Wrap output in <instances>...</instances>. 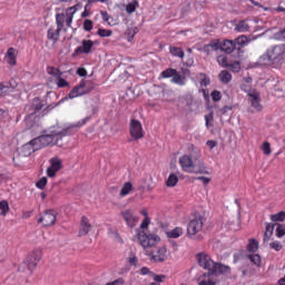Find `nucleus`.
Returning <instances> with one entry per match:
<instances>
[{
	"mask_svg": "<svg viewBox=\"0 0 285 285\" xmlns=\"http://www.w3.org/2000/svg\"><path fill=\"white\" fill-rule=\"evenodd\" d=\"M70 135V130L62 128H51L48 134H43L24 144L21 148V153L24 157H30L37 150L47 148V146H58L63 148L66 146V137Z\"/></svg>",
	"mask_w": 285,
	"mask_h": 285,
	"instance_id": "1",
	"label": "nucleus"
},
{
	"mask_svg": "<svg viewBox=\"0 0 285 285\" xmlns=\"http://www.w3.org/2000/svg\"><path fill=\"white\" fill-rule=\"evenodd\" d=\"M150 226V218H145L141 224L140 228L136 230V239L140 246L146 250V248H153V246H157L161 238L156 234H148L146 233V228Z\"/></svg>",
	"mask_w": 285,
	"mask_h": 285,
	"instance_id": "2",
	"label": "nucleus"
},
{
	"mask_svg": "<svg viewBox=\"0 0 285 285\" xmlns=\"http://www.w3.org/2000/svg\"><path fill=\"white\" fill-rule=\"evenodd\" d=\"M178 164L183 173H188L189 175H208V170H206V167L202 164H199L198 166L195 165L193 156H190L189 154L180 156L178 159Z\"/></svg>",
	"mask_w": 285,
	"mask_h": 285,
	"instance_id": "3",
	"label": "nucleus"
},
{
	"mask_svg": "<svg viewBox=\"0 0 285 285\" xmlns=\"http://www.w3.org/2000/svg\"><path fill=\"white\" fill-rule=\"evenodd\" d=\"M80 6L76 4L73 7H69L66 12L57 13L56 14V26L58 30H63V27L66 28H72V21L75 19V14H77V11L79 10Z\"/></svg>",
	"mask_w": 285,
	"mask_h": 285,
	"instance_id": "4",
	"label": "nucleus"
},
{
	"mask_svg": "<svg viewBox=\"0 0 285 285\" xmlns=\"http://www.w3.org/2000/svg\"><path fill=\"white\" fill-rule=\"evenodd\" d=\"M37 224L42 228H50L53 224H57V212L55 209H47L39 214Z\"/></svg>",
	"mask_w": 285,
	"mask_h": 285,
	"instance_id": "5",
	"label": "nucleus"
},
{
	"mask_svg": "<svg viewBox=\"0 0 285 285\" xmlns=\"http://www.w3.org/2000/svg\"><path fill=\"white\" fill-rule=\"evenodd\" d=\"M204 228V217L196 216L194 219L189 220L187 224V237L189 239H196L197 233H202Z\"/></svg>",
	"mask_w": 285,
	"mask_h": 285,
	"instance_id": "6",
	"label": "nucleus"
},
{
	"mask_svg": "<svg viewBox=\"0 0 285 285\" xmlns=\"http://www.w3.org/2000/svg\"><path fill=\"white\" fill-rule=\"evenodd\" d=\"M269 55L276 66H284L285 63V45H276L268 49Z\"/></svg>",
	"mask_w": 285,
	"mask_h": 285,
	"instance_id": "7",
	"label": "nucleus"
},
{
	"mask_svg": "<svg viewBox=\"0 0 285 285\" xmlns=\"http://www.w3.org/2000/svg\"><path fill=\"white\" fill-rule=\"evenodd\" d=\"M95 90V86L88 87L86 85V80L79 82L78 86L73 87L68 94L69 99H77V97H83V95H88V92H92Z\"/></svg>",
	"mask_w": 285,
	"mask_h": 285,
	"instance_id": "8",
	"label": "nucleus"
},
{
	"mask_svg": "<svg viewBox=\"0 0 285 285\" xmlns=\"http://www.w3.org/2000/svg\"><path fill=\"white\" fill-rule=\"evenodd\" d=\"M129 135L135 141H139V139H144V126L141 121L131 118L129 121Z\"/></svg>",
	"mask_w": 285,
	"mask_h": 285,
	"instance_id": "9",
	"label": "nucleus"
},
{
	"mask_svg": "<svg viewBox=\"0 0 285 285\" xmlns=\"http://www.w3.org/2000/svg\"><path fill=\"white\" fill-rule=\"evenodd\" d=\"M196 259L200 268H204L207 273H212L213 267L215 266V261H213L210 255L206 254V252H202L196 255Z\"/></svg>",
	"mask_w": 285,
	"mask_h": 285,
	"instance_id": "10",
	"label": "nucleus"
},
{
	"mask_svg": "<svg viewBox=\"0 0 285 285\" xmlns=\"http://www.w3.org/2000/svg\"><path fill=\"white\" fill-rule=\"evenodd\" d=\"M42 257L43 253L41 252V249H35L33 252H31L26 258V264L29 271H35L37 268V264L41 262Z\"/></svg>",
	"mask_w": 285,
	"mask_h": 285,
	"instance_id": "11",
	"label": "nucleus"
},
{
	"mask_svg": "<svg viewBox=\"0 0 285 285\" xmlns=\"http://www.w3.org/2000/svg\"><path fill=\"white\" fill-rule=\"evenodd\" d=\"M49 168H47V176L52 178L57 176V173L63 168V161H61V158L53 157L49 160Z\"/></svg>",
	"mask_w": 285,
	"mask_h": 285,
	"instance_id": "12",
	"label": "nucleus"
},
{
	"mask_svg": "<svg viewBox=\"0 0 285 285\" xmlns=\"http://www.w3.org/2000/svg\"><path fill=\"white\" fill-rule=\"evenodd\" d=\"M95 48L92 40H82L81 46L77 47L72 53V57H79V55H90Z\"/></svg>",
	"mask_w": 285,
	"mask_h": 285,
	"instance_id": "13",
	"label": "nucleus"
},
{
	"mask_svg": "<svg viewBox=\"0 0 285 285\" xmlns=\"http://www.w3.org/2000/svg\"><path fill=\"white\" fill-rule=\"evenodd\" d=\"M43 100L41 98L36 97L32 99L31 106L29 107V115L26 116V121H30V119H35V115L39 112V110H43Z\"/></svg>",
	"mask_w": 285,
	"mask_h": 285,
	"instance_id": "14",
	"label": "nucleus"
},
{
	"mask_svg": "<svg viewBox=\"0 0 285 285\" xmlns=\"http://www.w3.org/2000/svg\"><path fill=\"white\" fill-rule=\"evenodd\" d=\"M149 257H151L154 262L164 263L168 259V249L166 246L158 247L156 250L149 253Z\"/></svg>",
	"mask_w": 285,
	"mask_h": 285,
	"instance_id": "15",
	"label": "nucleus"
},
{
	"mask_svg": "<svg viewBox=\"0 0 285 285\" xmlns=\"http://www.w3.org/2000/svg\"><path fill=\"white\" fill-rule=\"evenodd\" d=\"M247 95L249 97L252 108H255L257 112H262V110H264V106L262 105V98L259 96V92H257V90H253Z\"/></svg>",
	"mask_w": 285,
	"mask_h": 285,
	"instance_id": "16",
	"label": "nucleus"
},
{
	"mask_svg": "<svg viewBox=\"0 0 285 285\" xmlns=\"http://www.w3.org/2000/svg\"><path fill=\"white\" fill-rule=\"evenodd\" d=\"M121 217L122 219H125L129 228H135V226H137V222H139V218L135 216V213L131 209H126L121 212Z\"/></svg>",
	"mask_w": 285,
	"mask_h": 285,
	"instance_id": "17",
	"label": "nucleus"
},
{
	"mask_svg": "<svg viewBox=\"0 0 285 285\" xmlns=\"http://www.w3.org/2000/svg\"><path fill=\"white\" fill-rule=\"evenodd\" d=\"M92 230V224H90V219L86 216H82L80 219L78 237H86L88 233Z\"/></svg>",
	"mask_w": 285,
	"mask_h": 285,
	"instance_id": "18",
	"label": "nucleus"
},
{
	"mask_svg": "<svg viewBox=\"0 0 285 285\" xmlns=\"http://www.w3.org/2000/svg\"><path fill=\"white\" fill-rule=\"evenodd\" d=\"M198 285H217V276L212 272H206L198 277Z\"/></svg>",
	"mask_w": 285,
	"mask_h": 285,
	"instance_id": "19",
	"label": "nucleus"
},
{
	"mask_svg": "<svg viewBox=\"0 0 285 285\" xmlns=\"http://www.w3.org/2000/svg\"><path fill=\"white\" fill-rule=\"evenodd\" d=\"M212 273L216 277H217V275H230V266L215 262L214 267H212Z\"/></svg>",
	"mask_w": 285,
	"mask_h": 285,
	"instance_id": "20",
	"label": "nucleus"
},
{
	"mask_svg": "<svg viewBox=\"0 0 285 285\" xmlns=\"http://www.w3.org/2000/svg\"><path fill=\"white\" fill-rule=\"evenodd\" d=\"M236 48L237 46L233 40H224L223 42H219V50H222V52H226V55H230Z\"/></svg>",
	"mask_w": 285,
	"mask_h": 285,
	"instance_id": "21",
	"label": "nucleus"
},
{
	"mask_svg": "<svg viewBox=\"0 0 285 285\" xmlns=\"http://www.w3.org/2000/svg\"><path fill=\"white\" fill-rule=\"evenodd\" d=\"M258 66H277L271 56L269 49H267L266 52L258 58Z\"/></svg>",
	"mask_w": 285,
	"mask_h": 285,
	"instance_id": "22",
	"label": "nucleus"
},
{
	"mask_svg": "<svg viewBox=\"0 0 285 285\" xmlns=\"http://www.w3.org/2000/svg\"><path fill=\"white\" fill-rule=\"evenodd\" d=\"M59 37H61V29H59V27H57V29H55V27H50L48 29L47 39H49V41L57 43V41H59Z\"/></svg>",
	"mask_w": 285,
	"mask_h": 285,
	"instance_id": "23",
	"label": "nucleus"
},
{
	"mask_svg": "<svg viewBox=\"0 0 285 285\" xmlns=\"http://www.w3.org/2000/svg\"><path fill=\"white\" fill-rule=\"evenodd\" d=\"M7 63L9 66H17V49L10 47L6 53Z\"/></svg>",
	"mask_w": 285,
	"mask_h": 285,
	"instance_id": "24",
	"label": "nucleus"
},
{
	"mask_svg": "<svg viewBox=\"0 0 285 285\" xmlns=\"http://www.w3.org/2000/svg\"><path fill=\"white\" fill-rule=\"evenodd\" d=\"M181 235H184V228L181 227H175L174 229L167 232V237H169V239H179Z\"/></svg>",
	"mask_w": 285,
	"mask_h": 285,
	"instance_id": "25",
	"label": "nucleus"
},
{
	"mask_svg": "<svg viewBox=\"0 0 285 285\" xmlns=\"http://www.w3.org/2000/svg\"><path fill=\"white\" fill-rule=\"evenodd\" d=\"M234 30L236 32H248V30H250V26H248L246 20H240L235 24Z\"/></svg>",
	"mask_w": 285,
	"mask_h": 285,
	"instance_id": "26",
	"label": "nucleus"
},
{
	"mask_svg": "<svg viewBox=\"0 0 285 285\" xmlns=\"http://www.w3.org/2000/svg\"><path fill=\"white\" fill-rule=\"evenodd\" d=\"M218 79L222 83H230V81H233V75L229 73L228 70H222L218 75Z\"/></svg>",
	"mask_w": 285,
	"mask_h": 285,
	"instance_id": "27",
	"label": "nucleus"
},
{
	"mask_svg": "<svg viewBox=\"0 0 285 285\" xmlns=\"http://www.w3.org/2000/svg\"><path fill=\"white\" fill-rule=\"evenodd\" d=\"M217 50H219V41H213L209 42L208 45H206L204 47V52H206V55H210V52H217Z\"/></svg>",
	"mask_w": 285,
	"mask_h": 285,
	"instance_id": "28",
	"label": "nucleus"
},
{
	"mask_svg": "<svg viewBox=\"0 0 285 285\" xmlns=\"http://www.w3.org/2000/svg\"><path fill=\"white\" fill-rule=\"evenodd\" d=\"M171 82L176 83V86H186V77L178 73L176 70V73H174L171 78Z\"/></svg>",
	"mask_w": 285,
	"mask_h": 285,
	"instance_id": "29",
	"label": "nucleus"
},
{
	"mask_svg": "<svg viewBox=\"0 0 285 285\" xmlns=\"http://www.w3.org/2000/svg\"><path fill=\"white\" fill-rule=\"evenodd\" d=\"M131 191H132V183L127 181L122 185L119 195L120 197H128V195H130Z\"/></svg>",
	"mask_w": 285,
	"mask_h": 285,
	"instance_id": "30",
	"label": "nucleus"
},
{
	"mask_svg": "<svg viewBox=\"0 0 285 285\" xmlns=\"http://www.w3.org/2000/svg\"><path fill=\"white\" fill-rule=\"evenodd\" d=\"M48 75H51V77L59 79L60 77H63V71L61 69L56 68V67H48L47 68Z\"/></svg>",
	"mask_w": 285,
	"mask_h": 285,
	"instance_id": "31",
	"label": "nucleus"
},
{
	"mask_svg": "<svg viewBox=\"0 0 285 285\" xmlns=\"http://www.w3.org/2000/svg\"><path fill=\"white\" fill-rule=\"evenodd\" d=\"M178 181H179V178L177 177V175L170 174L166 180V186L168 188H173L177 186Z\"/></svg>",
	"mask_w": 285,
	"mask_h": 285,
	"instance_id": "32",
	"label": "nucleus"
},
{
	"mask_svg": "<svg viewBox=\"0 0 285 285\" xmlns=\"http://www.w3.org/2000/svg\"><path fill=\"white\" fill-rule=\"evenodd\" d=\"M169 52L170 55H173L174 57H179V59H184L185 57V52L184 49L179 48V47H170L169 48Z\"/></svg>",
	"mask_w": 285,
	"mask_h": 285,
	"instance_id": "33",
	"label": "nucleus"
},
{
	"mask_svg": "<svg viewBox=\"0 0 285 285\" xmlns=\"http://www.w3.org/2000/svg\"><path fill=\"white\" fill-rule=\"evenodd\" d=\"M234 43L235 46H239L240 48H244L245 46H248V43H250V40L246 36H240L235 39Z\"/></svg>",
	"mask_w": 285,
	"mask_h": 285,
	"instance_id": "34",
	"label": "nucleus"
},
{
	"mask_svg": "<svg viewBox=\"0 0 285 285\" xmlns=\"http://www.w3.org/2000/svg\"><path fill=\"white\" fill-rule=\"evenodd\" d=\"M247 250L248 253H257V250H259V243H257L255 238H250L247 245Z\"/></svg>",
	"mask_w": 285,
	"mask_h": 285,
	"instance_id": "35",
	"label": "nucleus"
},
{
	"mask_svg": "<svg viewBox=\"0 0 285 285\" xmlns=\"http://www.w3.org/2000/svg\"><path fill=\"white\" fill-rule=\"evenodd\" d=\"M0 210L1 217H6L8 213H10V205L8 204V200L0 202Z\"/></svg>",
	"mask_w": 285,
	"mask_h": 285,
	"instance_id": "36",
	"label": "nucleus"
},
{
	"mask_svg": "<svg viewBox=\"0 0 285 285\" xmlns=\"http://www.w3.org/2000/svg\"><path fill=\"white\" fill-rule=\"evenodd\" d=\"M275 227H273V225L268 224L265 228V233H264V242H271V237H273V230Z\"/></svg>",
	"mask_w": 285,
	"mask_h": 285,
	"instance_id": "37",
	"label": "nucleus"
},
{
	"mask_svg": "<svg viewBox=\"0 0 285 285\" xmlns=\"http://www.w3.org/2000/svg\"><path fill=\"white\" fill-rule=\"evenodd\" d=\"M177 69H173V68H167L166 70L160 72V77L161 79H170V77L173 78L176 73Z\"/></svg>",
	"mask_w": 285,
	"mask_h": 285,
	"instance_id": "38",
	"label": "nucleus"
},
{
	"mask_svg": "<svg viewBox=\"0 0 285 285\" xmlns=\"http://www.w3.org/2000/svg\"><path fill=\"white\" fill-rule=\"evenodd\" d=\"M248 259L254 266H262V256H259V254L248 255Z\"/></svg>",
	"mask_w": 285,
	"mask_h": 285,
	"instance_id": "39",
	"label": "nucleus"
},
{
	"mask_svg": "<svg viewBox=\"0 0 285 285\" xmlns=\"http://www.w3.org/2000/svg\"><path fill=\"white\" fill-rule=\"evenodd\" d=\"M138 6H139V1H137V0H134L131 3H128L126 6L127 14H132V12H135L137 10Z\"/></svg>",
	"mask_w": 285,
	"mask_h": 285,
	"instance_id": "40",
	"label": "nucleus"
},
{
	"mask_svg": "<svg viewBox=\"0 0 285 285\" xmlns=\"http://www.w3.org/2000/svg\"><path fill=\"white\" fill-rule=\"evenodd\" d=\"M215 120V112L210 111L205 116V126L206 128H213V121Z\"/></svg>",
	"mask_w": 285,
	"mask_h": 285,
	"instance_id": "41",
	"label": "nucleus"
},
{
	"mask_svg": "<svg viewBox=\"0 0 285 285\" xmlns=\"http://www.w3.org/2000/svg\"><path fill=\"white\" fill-rule=\"evenodd\" d=\"M10 92H12V90H10V86L4 82H0V97H7Z\"/></svg>",
	"mask_w": 285,
	"mask_h": 285,
	"instance_id": "42",
	"label": "nucleus"
},
{
	"mask_svg": "<svg viewBox=\"0 0 285 285\" xmlns=\"http://www.w3.org/2000/svg\"><path fill=\"white\" fill-rule=\"evenodd\" d=\"M217 63L222 68H228V66H229L228 58L226 56H218L217 57Z\"/></svg>",
	"mask_w": 285,
	"mask_h": 285,
	"instance_id": "43",
	"label": "nucleus"
},
{
	"mask_svg": "<svg viewBox=\"0 0 285 285\" xmlns=\"http://www.w3.org/2000/svg\"><path fill=\"white\" fill-rule=\"evenodd\" d=\"M228 68H230L232 72H239L242 70V62L234 61L228 65Z\"/></svg>",
	"mask_w": 285,
	"mask_h": 285,
	"instance_id": "44",
	"label": "nucleus"
},
{
	"mask_svg": "<svg viewBox=\"0 0 285 285\" xmlns=\"http://www.w3.org/2000/svg\"><path fill=\"white\" fill-rule=\"evenodd\" d=\"M100 14H101L102 21H105V23H108V26H114L112 16H109L108 11H101Z\"/></svg>",
	"mask_w": 285,
	"mask_h": 285,
	"instance_id": "45",
	"label": "nucleus"
},
{
	"mask_svg": "<svg viewBox=\"0 0 285 285\" xmlns=\"http://www.w3.org/2000/svg\"><path fill=\"white\" fill-rule=\"evenodd\" d=\"M272 222H284L285 219V212H279L271 216Z\"/></svg>",
	"mask_w": 285,
	"mask_h": 285,
	"instance_id": "46",
	"label": "nucleus"
},
{
	"mask_svg": "<svg viewBox=\"0 0 285 285\" xmlns=\"http://www.w3.org/2000/svg\"><path fill=\"white\" fill-rule=\"evenodd\" d=\"M56 81H57L58 88H68L70 86V82H68L66 79L61 78V76H60V78L56 79Z\"/></svg>",
	"mask_w": 285,
	"mask_h": 285,
	"instance_id": "47",
	"label": "nucleus"
},
{
	"mask_svg": "<svg viewBox=\"0 0 285 285\" xmlns=\"http://www.w3.org/2000/svg\"><path fill=\"white\" fill-rule=\"evenodd\" d=\"M99 37H112V30L110 29H98L97 31Z\"/></svg>",
	"mask_w": 285,
	"mask_h": 285,
	"instance_id": "48",
	"label": "nucleus"
},
{
	"mask_svg": "<svg viewBox=\"0 0 285 285\" xmlns=\"http://www.w3.org/2000/svg\"><path fill=\"white\" fill-rule=\"evenodd\" d=\"M47 185H48V178H46V177L40 178L39 181L36 183V186L40 190H43V188H46Z\"/></svg>",
	"mask_w": 285,
	"mask_h": 285,
	"instance_id": "49",
	"label": "nucleus"
},
{
	"mask_svg": "<svg viewBox=\"0 0 285 285\" xmlns=\"http://www.w3.org/2000/svg\"><path fill=\"white\" fill-rule=\"evenodd\" d=\"M210 97H212L213 101H215V102L222 101V91L214 90V91H212Z\"/></svg>",
	"mask_w": 285,
	"mask_h": 285,
	"instance_id": "50",
	"label": "nucleus"
},
{
	"mask_svg": "<svg viewBox=\"0 0 285 285\" xmlns=\"http://www.w3.org/2000/svg\"><path fill=\"white\" fill-rule=\"evenodd\" d=\"M262 150H263L264 155H271V153H273L271 150V142H268V141L263 142Z\"/></svg>",
	"mask_w": 285,
	"mask_h": 285,
	"instance_id": "51",
	"label": "nucleus"
},
{
	"mask_svg": "<svg viewBox=\"0 0 285 285\" xmlns=\"http://www.w3.org/2000/svg\"><path fill=\"white\" fill-rule=\"evenodd\" d=\"M83 30H85L86 32H90V30H92V20L86 19V20L83 21Z\"/></svg>",
	"mask_w": 285,
	"mask_h": 285,
	"instance_id": "52",
	"label": "nucleus"
},
{
	"mask_svg": "<svg viewBox=\"0 0 285 285\" xmlns=\"http://www.w3.org/2000/svg\"><path fill=\"white\" fill-rule=\"evenodd\" d=\"M285 235V226L284 225H278L276 227V236L277 237H284Z\"/></svg>",
	"mask_w": 285,
	"mask_h": 285,
	"instance_id": "53",
	"label": "nucleus"
},
{
	"mask_svg": "<svg viewBox=\"0 0 285 285\" xmlns=\"http://www.w3.org/2000/svg\"><path fill=\"white\" fill-rule=\"evenodd\" d=\"M269 247L273 249V250H277L279 252L282 249V243L275 240L273 243L269 244Z\"/></svg>",
	"mask_w": 285,
	"mask_h": 285,
	"instance_id": "54",
	"label": "nucleus"
},
{
	"mask_svg": "<svg viewBox=\"0 0 285 285\" xmlns=\"http://www.w3.org/2000/svg\"><path fill=\"white\" fill-rule=\"evenodd\" d=\"M128 263L131 266H137V264H139V258H137V256H135V255H131L128 257Z\"/></svg>",
	"mask_w": 285,
	"mask_h": 285,
	"instance_id": "55",
	"label": "nucleus"
},
{
	"mask_svg": "<svg viewBox=\"0 0 285 285\" xmlns=\"http://www.w3.org/2000/svg\"><path fill=\"white\" fill-rule=\"evenodd\" d=\"M76 73L78 75V77H87L88 70H86V68H83V67H80L77 69Z\"/></svg>",
	"mask_w": 285,
	"mask_h": 285,
	"instance_id": "56",
	"label": "nucleus"
},
{
	"mask_svg": "<svg viewBox=\"0 0 285 285\" xmlns=\"http://www.w3.org/2000/svg\"><path fill=\"white\" fill-rule=\"evenodd\" d=\"M124 284H126V281L120 277V278L115 279L114 282L107 283L106 285H124Z\"/></svg>",
	"mask_w": 285,
	"mask_h": 285,
	"instance_id": "57",
	"label": "nucleus"
},
{
	"mask_svg": "<svg viewBox=\"0 0 285 285\" xmlns=\"http://www.w3.org/2000/svg\"><path fill=\"white\" fill-rule=\"evenodd\" d=\"M125 35L128 41H132L135 39V32L132 31V29H128Z\"/></svg>",
	"mask_w": 285,
	"mask_h": 285,
	"instance_id": "58",
	"label": "nucleus"
},
{
	"mask_svg": "<svg viewBox=\"0 0 285 285\" xmlns=\"http://www.w3.org/2000/svg\"><path fill=\"white\" fill-rule=\"evenodd\" d=\"M7 86H9L11 92H14V88H17V86H19V85L17 83V80H16V79H11V80L9 81V83H7Z\"/></svg>",
	"mask_w": 285,
	"mask_h": 285,
	"instance_id": "59",
	"label": "nucleus"
},
{
	"mask_svg": "<svg viewBox=\"0 0 285 285\" xmlns=\"http://www.w3.org/2000/svg\"><path fill=\"white\" fill-rule=\"evenodd\" d=\"M196 179H198V181H203L204 186H208V184H210V178L208 177L199 176Z\"/></svg>",
	"mask_w": 285,
	"mask_h": 285,
	"instance_id": "60",
	"label": "nucleus"
},
{
	"mask_svg": "<svg viewBox=\"0 0 285 285\" xmlns=\"http://www.w3.org/2000/svg\"><path fill=\"white\" fill-rule=\"evenodd\" d=\"M229 110H233V106H225L219 109V112L220 115H226L227 112H229Z\"/></svg>",
	"mask_w": 285,
	"mask_h": 285,
	"instance_id": "61",
	"label": "nucleus"
},
{
	"mask_svg": "<svg viewBox=\"0 0 285 285\" xmlns=\"http://www.w3.org/2000/svg\"><path fill=\"white\" fill-rule=\"evenodd\" d=\"M206 146L209 147V150H213V148H216L217 141L216 140H207Z\"/></svg>",
	"mask_w": 285,
	"mask_h": 285,
	"instance_id": "62",
	"label": "nucleus"
},
{
	"mask_svg": "<svg viewBox=\"0 0 285 285\" xmlns=\"http://www.w3.org/2000/svg\"><path fill=\"white\" fill-rule=\"evenodd\" d=\"M165 278H166L165 275H157V274L154 275V282H164Z\"/></svg>",
	"mask_w": 285,
	"mask_h": 285,
	"instance_id": "63",
	"label": "nucleus"
},
{
	"mask_svg": "<svg viewBox=\"0 0 285 285\" xmlns=\"http://www.w3.org/2000/svg\"><path fill=\"white\" fill-rule=\"evenodd\" d=\"M30 217H32V210L22 213V219H30Z\"/></svg>",
	"mask_w": 285,
	"mask_h": 285,
	"instance_id": "64",
	"label": "nucleus"
}]
</instances>
